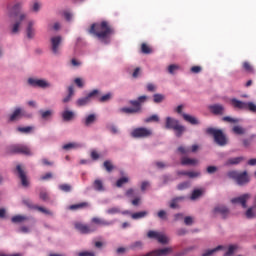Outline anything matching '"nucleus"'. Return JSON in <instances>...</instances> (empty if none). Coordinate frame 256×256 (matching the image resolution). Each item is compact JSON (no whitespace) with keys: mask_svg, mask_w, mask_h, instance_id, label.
<instances>
[{"mask_svg":"<svg viewBox=\"0 0 256 256\" xmlns=\"http://www.w3.org/2000/svg\"><path fill=\"white\" fill-rule=\"evenodd\" d=\"M89 32L96 35L102 43H109L108 39L113 34V29L109 27L107 22H102L100 24H93Z\"/></svg>","mask_w":256,"mask_h":256,"instance_id":"nucleus-1","label":"nucleus"},{"mask_svg":"<svg viewBox=\"0 0 256 256\" xmlns=\"http://www.w3.org/2000/svg\"><path fill=\"white\" fill-rule=\"evenodd\" d=\"M217 251H224V256H233V254L237 251V245H229V246L220 245L214 249L207 250L202 254V256L215 255Z\"/></svg>","mask_w":256,"mask_h":256,"instance_id":"nucleus-2","label":"nucleus"},{"mask_svg":"<svg viewBox=\"0 0 256 256\" xmlns=\"http://www.w3.org/2000/svg\"><path fill=\"white\" fill-rule=\"evenodd\" d=\"M166 129H174L176 131V137H181L185 132V126L179 124V120L171 117L166 118Z\"/></svg>","mask_w":256,"mask_h":256,"instance_id":"nucleus-3","label":"nucleus"},{"mask_svg":"<svg viewBox=\"0 0 256 256\" xmlns=\"http://www.w3.org/2000/svg\"><path fill=\"white\" fill-rule=\"evenodd\" d=\"M206 133L214 137V141L217 143V145H227V138L225 137V134H223V131L215 128H208L206 129Z\"/></svg>","mask_w":256,"mask_h":256,"instance_id":"nucleus-4","label":"nucleus"},{"mask_svg":"<svg viewBox=\"0 0 256 256\" xmlns=\"http://www.w3.org/2000/svg\"><path fill=\"white\" fill-rule=\"evenodd\" d=\"M229 179H234L239 185H245L249 183V176L247 172L239 173L237 171H230L227 173Z\"/></svg>","mask_w":256,"mask_h":256,"instance_id":"nucleus-5","label":"nucleus"},{"mask_svg":"<svg viewBox=\"0 0 256 256\" xmlns=\"http://www.w3.org/2000/svg\"><path fill=\"white\" fill-rule=\"evenodd\" d=\"M28 85H30V87H38L39 89H51V87H53L51 82L41 78H29Z\"/></svg>","mask_w":256,"mask_h":256,"instance_id":"nucleus-6","label":"nucleus"},{"mask_svg":"<svg viewBox=\"0 0 256 256\" xmlns=\"http://www.w3.org/2000/svg\"><path fill=\"white\" fill-rule=\"evenodd\" d=\"M130 135L134 139H145L147 137H151V135H153V131L145 127H140L133 129Z\"/></svg>","mask_w":256,"mask_h":256,"instance_id":"nucleus-7","label":"nucleus"},{"mask_svg":"<svg viewBox=\"0 0 256 256\" xmlns=\"http://www.w3.org/2000/svg\"><path fill=\"white\" fill-rule=\"evenodd\" d=\"M63 43V36L54 35L50 38V47L54 55H59L61 52V44Z\"/></svg>","mask_w":256,"mask_h":256,"instance_id":"nucleus-8","label":"nucleus"},{"mask_svg":"<svg viewBox=\"0 0 256 256\" xmlns=\"http://www.w3.org/2000/svg\"><path fill=\"white\" fill-rule=\"evenodd\" d=\"M231 103L233 105V107H236L237 109H244V110H248L251 111L252 113H256V105L253 102H243V101H239L237 99H232Z\"/></svg>","mask_w":256,"mask_h":256,"instance_id":"nucleus-9","label":"nucleus"},{"mask_svg":"<svg viewBox=\"0 0 256 256\" xmlns=\"http://www.w3.org/2000/svg\"><path fill=\"white\" fill-rule=\"evenodd\" d=\"M99 95V90H93L88 93L86 97L79 98L76 100L75 104L77 107H85V105H89L91 103V99H95Z\"/></svg>","mask_w":256,"mask_h":256,"instance_id":"nucleus-10","label":"nucleus"},{"mask_svg":"<svg viewBox=\"0 0 256 256\" xmlns=\"http://www.w3.org/2000/svg\"><path fill=\"white\" fill-rule=\"evenodd\" d=\"M147 237L149 239H156V240H158V243H162L163 245L169 243V237H167V235H165L161 232L150 230L147 233Z\"/></svg>","mask_w":256,"mask_h":256,"instance_id":"nucleus-11","label":"nucleus"},{"mask_svg":"<svg viewBox=\"0 0 256 256\" xmlns=\"http://www.w3.org/2000/svg\"><path fill=\"white\" fill-rule=\"evenodd\" d=\"M22 117H26L27 119H30V117H33V115L27 113L22 108H16L14 110V112L10 115L9 121H17L18 119H21Z\"/></svg>","mask_w":256,"mask_h":256,"instance_id":"nucleus-12","label":"nucleus"},{"mask_svg":"<svg viewBox=\"0 0 256 256\" xmlns=\"http://www.w3.org/2000/svg\"><path fill=\"white\" fill-rule=\"evenodd\" d=\"M10 153H23V155H33L31 149L25 145L16 144L9 147Z\"/></svg>","mask_w":256,"mask_h":256,"instance_id":"nucleus-13","label":"nucleus"},{"mask_svg":"<svg viewBox=\"0 0 256 256\" xmlns=\"http://www.w3.org/2000/svg\"><path fill=\"white\" fill-rule=\"evenodd\" d=\"M35 25L36 22L35 20H28L26 23V37L27 39H34L36 35V30H35Z\"/></svg>","mask_w":256,"mask_h":256,"instance_id":"nucleus-14","label":"nucleus"},{"mask_svg":"<svg viewBox=\"0 0 256 256\" xmlns=\"http://www.w3.org/2000/svg\"><path fill=\"white\" fill-rule=\"evenodd\" d=\"M23 9V2H16L13 6L8 7L7 17L11 19L14 15H17Z\"/></svg>","mask_w":256,"mask_h":256,"instance_id":"nucleus-15","label":"nucleus"},{"mask_svg":"<svg viewBox=\"0 0 256 256\" xmlns=\"http://www.w3.org/2000/svg\"><path fill=\"white\" fill-rule=\"evenodd\" d=\"M251 199V194H244L242 196L236 197L231 200L232 203L236 204L238 203L241 205L244 209L247 207V201Z\"/></svg>","mask_w":256,"mask_h":256,"instance_id":"nucleus-16","label":"nucleus"},{"mask_svg":"<svg viewBox=\"0 0 256 256\" xmlns=\"http://www.w3.org/2000/svg\"><path fill=\"white\" fill-rule=\"evenodd\" d=\"M212 213L213 215H221V217H227L229 215V209L224 205H218L213 209Z\"/></svg>","mask_w":256,"mask_h":256,"instance_id":"nucleus-17","label":"nucleus"},{"mask_svg":"<svg viewBox=\"0 0 256 256\" xmlns=\"http://www.w3.org/2000/svg\"><path fill=\"white\" fill-rule=\"evenodd\" d=\"M131 105H133V108L124 107L121 108L122 113L132 114V113H139V102L138 101H130Z\"/></svg>","mask_w":256,"mask_h":256,"instance_id":"nucleus-18","label":"nucleus"},{"mask_svg":"<svg viewBox=\"0 0 256 256\" xmlns=\"http://www.w3.org/2000/svg\"><path fill=\"white\" fill-rule=\"evenodd\" d=\"M178 151L179 153H181V155H187L189 153H197V151H199V145L193 144L191 148H185L183 146H180L178 148Z\"/></svg>","mask_w":256,"mask_h":256,"instance_id":"nucleus-19","label":"nucleus"},{"mask_svg":"<svg viewBox=\"0 0 256 256\" xmlns=\"http://www.w3.org/2000/svg\"><path fill=\"white\" fill-rule=\"evenodd\" d=\"M75 229L80 233H93V231H95L91 226H87L81 222L75 223Z\"/></svg>","mask_w":256,"mask_h":256,"instance_id":"nucleus-20","label":"nucleus"},{"mask_svg":"<svg viewBox=\"0 0 256 256\" xmlns=\"http://www.w3.org/2000/svg\"><path fill=\"white\" fill-rule=\"evenodd\" d=\"M63 121H73L75 119V113L72 110L65 108L61 113Z\"/></svg>","mask_w":256,"mask_h":256,"instance_id":"nucleus-21","label":"nucleus"},{"mask_svg":"<svg viewBox=\"0 0 256 256\" xmlns=\"http://www.w3.org/2000/svg\"><path fill=\"white\" fill-rule=\"evenodd\" d=\"M209 109L212 113H214V115H223L225 112V107H223L221 104L211 105L209 106Z\"/></svg>","mask_w":256,"mask_h":256,"instance_id":"nucleus-22","label":"nucleus"},{"mask_svg":"<svg viewBox=\"0 0 256 256\" xmlns=\"http://www.w3.org/2000/svg\"><path fill=\"white\" fill-rule=\"evenodd\" d=\"M181 164L190 165L191 167H196V165H199V160L197 158L183 157L181 159Z\"/></svg>","mask_w":256,"mask_h":256,"instance_id":"nucleus-23","label":"nucleus"},{"mask_svg":"<svg viewBox=\"0 0 256 256\" xmlns=\"http://www.w3.org/2000/svg\"><path fill=\"white\" fill-rule=\"evenodd\" d=\"M19 177L21 179V183L23 187H28L29 186V180H27V176L25 175V172H23V169H21V165H18L16 167Z\"/></svg>","mask_w":256,"mask_h":256,"instance_id":"nucleus-24","label":"nucleus"},{"mask_svg":"<svg viewBox=\"0 0 256 256\" xmlns=\"http://www.w3.org/2000/svg\"><path fill=\"white\" fill-rule=\"evenodd\" d=\"M81 147H83V145L81 143H78V142H70V143L64 144L62 146L64 151H71L73 149H81Z\"/></svg>","mask_w":256,"mask_h":256,"instance_id":"nucleus-25","label":"nucleus"},{"mask_svg":"<svg viewBox=\"0 0 256 256\" xmlns=\"http://www.w3.org/2000/svg\"><path fill=\"white\" fill-rule=\"evenodd\" d=\"M21 31V21H15L11 27H10V33L12 35H19V32Z\"/></svg>","mask_w":256,"mask_h":256,"instance_id":"nucleus-26","label":"nucleus"},{"mask_svg":"<svg viewBox=\"0 0 256 256\" xmlns=\"http://www.w3.org/2000/svg\"><path fill=\"white\" fill-rule=\"evenodd\" d=\"M203 193H205V190L203 189H195L193 190L190 199L191 201H197L200 197H203Z\"/></svg>","mask_w":256,"mask_h":256,"instance_id":"nucleus-27","label":"nucleus"},{"mask_svg":"<svg viewBox=\"0 0 256 256\" xmlns=\"http://www.w3.org/2000/svg\"><path fill=\"white\" fill-rule=\"evenodd\" d=\"M39 113L44 121H49L53 117V110H40Z\"/></svg>","mask_w":256,"mask_h":256,"instance_id":"nucleus-28","label":"nucleus"},{"mask_svg":"<svg viewBox=\"0 0 256 256\" xmlns=\"http://www.w3.org/2000/svg\"><path fill=\"white\" fill-rule=\"evenodd\" d=\"M93 188L95 191H99L100 193L105 191V186L103 185V181L100 179H96L93 183Z\"/></svg>","mask_w":256,"mask_h":256,"instance_id":"nucleus-29","label":"nucleus"},{"mask_svg":"<svg viewBox=\"0 0 256 256\" xmlns=\"http://www.w3.org/2000/svg\"><path fill=\"white\" fill-rule=\"evenodd\" d=\"M185 121L191 123V125H199V120L195 116L189 114H182Z\"/></svg>","mask_w":256,"mask_h":256,"instance_id":"nucleus-30","label":"nucleus"},{"mask_svg":"<svg viewBox=\"0 0 256 256\" xmlns=\"http://www.w3.org/2000/svg\"><path fill=\"white\" fill-rule=\"evenodd\" d=\"M96 119H97V116L95 114H89L88 116H86L84 120V125L89 127V125H93V123H95Z\"/></svg>","mask_w":256,"mask_h":256,"instance_id":"nucleus-31","label":"nucleus"},{"mask_svg":"<svg viewBox=\"0 0 256 256\" xmlns=\"http://www.w3.org/2000/svg\"><path fill=\"white\" fill-rule=\"evenodd\" d=\"M73 95H75V90L73 89V86H69L68 87V95L66 97H64L62 101L64 103H69V101H71V99H73Z\"/></svg>","mask_w":256,"mask_h":256,"instance_id":"nucleus-32","label":"nucleus"},{"mask_svg":"<svg viewBox=\"0 0 256 256\" xmlns=\"http://www.w3.org/2000/svg\"><path fill=\"white\" fill-rule=\"evenodd\" d=\"M243 161V157L230 158L227 160L225 165H239Z\"/></svg>","mask_w":256,"mask_h":256,"instance_id":"nucleus-33","label":"nucleus"},{"mask_svg":"<svg viewBox=\"0 0 256 256\" xmlns=\"http://www.w3.org/2000/svg\"><path fill=\"white\" fill-rule=\"evenodd\" d=\"M41 2H34L31 6H30V11H32V13H39V11H41Z\"/></svg>","mask_w":256,"mask_h":256,"instance_id":"nucleus-34","label":"nucleus"},{"mask_svg":"<svg viewBox=\"0 0 256 256\" xmlns=\"http://www.w3.org/2000/svg\"><path fill=\"white\" fill-rule=\"evenodd\" d=\"M180 69L181 67L179 65L172 64L168 66V73H170V75H175Z\"/></svg>","mask_w":256,"mask_h":256,"instance_id":"nucleus-35","label":"nucleus"},{"mask_svg":"<svg viewBox=\"0 0 256 256\" xmlns=\"http://www.w3.org/2000/svg\"><path fill=\"white\" fill-rule=\"evenodd\" d=\"M113 99V93L108 92L99 98L100 103H107V101H111Z\"/></svg>","mask_w":256,"mask_h":256,"instance_id":"nucleus-36","label":"nucleus"},{"mask_svg":"<svg viewBox=\"0 0 256 256\" xmlns=\"http://www.w3.org/2000/svg\"><path fill=\"white\" fill-rule=\"evenodd\" d=\"M12 223H23V221H27V217L23 215H16L11 219Z\"/></svg>","mask_w":256,"mask_h":256,"instance_id":"nucleus-37","label":"nucleus"},{"mask_svg":"<svg viewBox=\"0 0 256 256\" xmlns=\"http://www.w3.org/2000/svg\"><path fill=\"white\" fill-rule=\"evenodd\" d=\"M132 219H143V217H147V211H141L131 214Z\"/></svg>","mask_w":256,"mask_h":256,"instance_id":"nucleus-38","label":"nucleus"},{"mask_svg":"<svg viewBox=\"0 0 256 256\" xmlns=\"http://www.w3.org/2000/svg\"><path fill=\"white\" fill-rule=\"evenodd\" d=\"M189 187H191V182L186 181L178 184L177 189L179 191H185V189H189Z\"/></svg>","mask_w":256,"mask_h":256,"instance_id":"nucleus-39","label":"nucleus"},{"mask_svg":"<svg viewBox=\"0 0 256 256\" xmlns=\"http://www.w3.org/2000/svg\"><path fill=\"white\" fill-rule=\"evenodd\" d=\"M83 207H87V203L82 202L79 204H74V205L69 206V209H71V211H75L77 209H83Z\"/></svg>","mask_w":256,"mask_h":256,"instance_id":"nucleus-40","label":"nucleus"},{"mask_svg":"<svg viewBox=\"0 0 256 256\" xmlns=\"http://www.w3.org/2000/svg\"><path fill=\"white\" fill-rule=\"evenodd\" d=\"M48 30H50V31H60L61 30L60 22H55L53 25H49Z\"/></svg>","mask_w":256,"mask_h":256,"instance_id":"nucleus-41","label":"nucleus"},{"mask_svg":"<svg viewBox=\"0 0 256 256\" xmlns=\"http://www.w3.org/2000/svg\"><path fill=\"white\" fill-rule=\"evenodd\" d=\"M125 183H129V178L122 177V178L118 179V181L116 182V186L123 187V185H125Z\"/></svg>","mask_w":256,"mask_h":256,"instance_id":"nucleus-42","label":"nucleus"},{"mask_svg":"<svg viewBox=\"0 0 256 256\" xmlns=\"http://www.w3.org/2000/svg\"><path fill=\"white\" fill-rule=\"evenodd\" d=\"M17 131H19L20 133H31L33 131V127L31 126L18 127Z\"/></svg>","mask_w":256,"mask_h":256,"instance_id":"nucleus-43","label":"nucleus"},{"mask_svg":"<svg viewBox=\"0 0 256 256\" xmlns=\"http://www.w3.org/2000/svg\"><path fill=\"white\" fill-rule=\"evenodd\" d=\"M189 179H197V177H201V172L199 171H188Z\"/></svg>","mask_w":256,"mask_h":256,"instance_id":"nucleus-44","label":"nucleus"},{"mask_svg":"<svg viewBox=\"0 0 256 256\" xmlns=\"http://www.w3.org/2000/svg\"><path fill=\"white\" fill-rule=\"evenodd\" d=\"M233 133H235L236 135H244L245 130L241 126H234Z\"/></svg>","mask_w":256,"mask_h":256,"instance_id":"nucleus-45","label":"nucleus"},{"mask_svg":"<svg viewBox=\"0 0 256 256\" xmlns=\"http://www.w3.org/2000/svg\"><path fill=\"white\" fill-rule=\"evenodd\" d=\"M154 103H162L165 100V96L162 94H154Z\"/></svg>","mask_w":256,"mask_h":256,"instance_id":"nucleus-46","label":"nucleus"},{"mask_svg":"<svg viewBox=\"0 0 256 256\" xmlns=\"http://www.w3.org/2000/svg\"><path fill=\"white\" fill-rule=\"evenodd\" d=\"M104 168L106 169V171H108V173H111V171L114 169L113 163H111V161L109 160L105 161Z\"/></svg>","mask_w":256,"mask_h":256,"instance_id":"nucleus-47","label":"nucleus"},{"mask_svg":"<svg viewBox=\"0 0 256 256\" xmlns=\"http://www.w3.org/2000/svg\"><path fill=\"white\" fill-rule=\"evenodd\" d=\"M152 121L158 122L159 116L157 114H154L145 119V123H152Z\"/></svg>","mask_w":256,"mask_h":256,"instance_id":"nucleus-48","label":"nucleus"},{"mask_svg":"<svg viewBox=\"0 0 256 256\" xmlns=\"http://www.w3.org/2000/svg\"><path fill=\"white\" fill-rule=\"evenodd\" d=\"M108 215H116V213H121V210L117 207L110 208L106 211Z\"/></svg>","mask_w":256,"mask_h":256,"instance_id":"nucleus-49","label":"nucleus"},{"mask_svg":"<svg viewBox=\"0 0 256 256\" xmlns=\"http://www.w3.org/2000/svg\"><path fill=\"white\" fill-rule=\"evenodd\" d=\"M92 221H93V223H97L98 225H111V223H109L105 220H101L99 218H93Z\"/></svg>","mask_w":256,"mask_h":256,"instance_id":"nucleus-50","label":"nucleus"},{"mask_svg":"<svg viewBox=\"0 0 256 256\" xmlns=\"http://www.w3.org/2000/svg\"><path fill=\"white\" fill-rule=\"evenodd\" d=\"M132 101H137L139 103V111H141V105L147 101V96H140L138 100H132Z\"/></svg>","mask_w":256,"mask_h":256,"instance_id":"nucleus-51","label":"nucleus"},{"mask_svg":"<svg viewBox=\"0 0 256 256\" xmlns=\"http://www.w3.org/2000/svg\"><path fill=\"white\" fill-rule=\"evenodd\" d=\"M59 189L65 193H69V191H71V186L68 184H62L59 186Z\"/></svg>","mask_w":256,"mask_h":256,"instance_id":"nucleus-52","label":"nucleus"},{"mask_svg":"<svg viewBox=\"0 0 256 256\" xmlns=\"http://www.w3.org/2000/svg\"><path fill=\"white\" fill-rule=\"evenodd\" d=\"M243 67H244L245 71H247L248 73H253V66H251V64H249V62H244Z\"/></svg>","mask_w":256,"mask_h":256,"instance_id":"nucleus-53","label":"nucleus"},{"mask_svg":"<svg viewBox=\"0 0 256 256\" xmlns=\"http://www.w3.org/2000/svg\"><path fill=\"white\" fill-rule=\"evenodd\" d=\"M78 256H97L93 251H82L78 253Z\"/></svg>","mask_w":256,"mask_h":256,"instance_id":"nucleus-54","label":"nucleus"},{"mask_svg":"<svg viewBox=\"0 0 256 256\" xmlns=\"http://www.w3.org/2000/svg\"><path fill=\"white\" fill-rule=\"evenodd\" d=\"M143 247V242L141 241H136L131 244V249H141Z\"/></svg>","mask_w":256,"mask_h":256,"instance_id":"nucleus-55","label":"nucleus"},{"mask_svg":"<svg viewBox=\"0 0 256 256\" xmlns=\"http://www.w3.org/2000/svg\"><path fill=\"white\" fill-rule=\"evenodd\" d=\"M222 119L223 121H227L228 123H239V119L231 118L229 116H225Z\"/></svg>","mask_w":256,"mask_h":256,"instance_id":"nucleus-56","label":"nucleus"},{"mask_svg":"<svg viewBox=\"0 0 256 256\" xmlns=\"http://www.w3.org/2000/svg\"><path fill=\"white\" fill-rule=\"evenodd\" d=\"M91 159H93V161H97V159H99V157H101V155H99L97 153V150H92L91 154H90Z\"/></svg>","mask_w":256,"mask_h":256,"instance_id":"nucleus-57","label":"nucleus"},{"mask_svg":"<svg viewBox=\"0 0 256 256\" xmlns=\"http://www.w3.org/2000/svg\"><path fill=\"white\" fill-rule=\"evenodd\" d=\"M74 83H76L77 87H79L80 89L84 87L85 82H83V79L81 78H76L74 80Z\"/></svg>","mask_w":256,"mask_h":256,"instance_id":"nucleus-58","label":"nucleus"},{"mask_svg":"<svg viewBox=\"0 0 256 256\" xmlns=\"http://www.w3.org/2000/svg\"><path fill=\"white\" fill-rule=\"evenodd\" d=\"M25 19H27V13H19L18 14V20H16V21H20V23L22 24L23 23V21H25Z\"/></svg>","mask_w":256,"mask_h":256,"instance_id":"nucleus-59","label":"nucleus"},{"mask_svg":"<svg viewBox=\"0 0 256 256\" xmlns=\"http://www.w3.org/2000/svg\"><path fill=\"white\" fill-rule=\"evenodd\" d=\"M179 200H181V198H176L171 201V203H170L171 209H177L179 207V205H177V201H179Z\"/></svg>","mask_w":256,"mask_h":256,"instance_id":"nucleus-60","label":"nucleus"},{"mask_svg":"<svg viewBox=\"0 0 256 256\" xmlns=\"http://www.w3.org/2000/svg\"><path fill=\"white\" fill-rule=\"evenodd\" d=\"M142 53H146V54H149L151 53V48H149V46H147V44H142Z\"/></svg>","mask_w":256,"mask_h":256,"instance_id":"nucleus-61","label":"nucleus"},{"mask_svg":"<svg viewBox=\"0 0 256 256\" xmlns=\"http://www.w3.org/2000/svg\"><path fill=\"white\" fill-rule=\"evenodd\" d=\"M149 187H150L149 182L148 181H144L141 184V191H147V189H149Z\"/></svg>","mask_w":256,"mask_h":256,"instance_id":"nucleus-62","label":"nucleus"},{"mask_svg":"<svg viewBox=\"0 0 256 256\" xmlns=\"http://www.w3.org/2000/svg\"><path fill=\"white\" fill-rule=\"evenodd\" d=\"M215 172H217V166H208L207 167V173L213 174Z\"/></svg>","mask_w":256,"mask_h":256,"instance_id":"nucleus-63","label":"nucleus"},{"mask_svg":"<svg viewBox=\"0 0 256 256\" xmlns=\"http://www.w3.org/2000/svg\"><path fill=\"white\" fill-rule=\"evenodd\" d=\"M184 223L185 225H193V217H190V216L185 217Z\"/></svg>","mask_w":256,"mask_h":256,"instance_id":"nucleus-64","label":"nucleus"}]
</instances>
